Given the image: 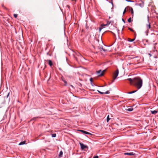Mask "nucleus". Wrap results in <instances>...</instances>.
Instances as JSON below:
<instances>
[{"mask_svg": "<svg viewBox=\"0 0 158 158\" xmlns=\"http://www.w3.org/2000/svg\"><path fill=\"white\" fill-rule=\"evenodd\" d=\"M133 85L138 89L141 88L143 85V80L140 77H136L134 78Z\"/></svg>", "mask_w": 158, "mask_h": 158, "instance_id": "f257e3e1", "label": "nucleus"}, {"mask_svg": "<svg viewBox=\"0 0 158 158\" xmlns=\"http://www.w3.org/2000/svg\"><path fill=\"white\" fill-rule=\"evenodd\" d=\"M151 112L152 114H155L158 112V111L156 110H151Z\"/></svg>", "mask_w": 158, "mask_h": 158, "instance_id": "f8f14e48", "label": "nucleus"}, {"mask_svg": "<svg viewBox=\"0 0 158 158\" xmlns=\"http://www.w3.org/2000/svg\"><path fill=\"white\" fill-rule=\"evenodd\" d=\"M63 82L64 83V85L65 86H66L67 84V81L65 80L64 81H63Z\"/></svg>", "mask_w": 158, "mask_h": 158, "instance_id": "c85d7f7f", "label": "nucleus"}, {"mask_svg": "<svg viewBox=\"0 0 158 158\" xmlns=\"http://www.w3.org/2000/svg\"><path fill=\"white\" fill-rule=\"evenodd\" d=\"M124 155H128L129 156H133L135 155V154L133 152H125L124 153Z\"/></svg>", "mask_w": 158, "mask_h": 158, "instance_id": "0eeeda50", "label": "nucleus"}, {"mask_svg": "<svg viewBox=\"0 0 158 158\" xmlns=\"http://www.w3.org/2000/svg\"><path fill=\"white\" fill-rule=\"evenodd\" d=\"M38 118V117H34L33 118V119L34 120H35L36 118Z\"/></svg>", "mask_w": 158, "mask_h": 158, "instance_id": "4c0bfd02", "label": "nucleus"}, {"mask_svg": "<svg viewBox=\"0 0 158 158\" xmlns=\"http://www.w3.org/2000/svg\"><path fill=\"white\" fill-rule=\"evenodd\" d=\"M110 18H110V16H109V19H110Z\"/></svg>", "mask_w": 158, "mask_h": 158, "instance_id": "c03bdc74", "label": "nucleus"}, {"mask_svg": "<svg viewBox=\"0 0 158 158\" xmlns=\"http://www.w3.org/2000/svg\"><path fill=\"white\" fill-rule=\"evenodd\" d=\"M122 20L124 23H125V20L123 18H122Z\"/></svg>", "mask_w": 158, "mask_h": 158, "instance_id": "58836bf2", "label": "nucleus"}, {"mask_svg": "<svg viewBox=\"0 0 158 158\" xmlns=\"http://www.w3.org/2000/svg\"><path fill=\"white\" fill-rule=\"evenodd\" d=\"M127 2H133L134 1H132L131 0H127Z\"/></svg>", "mask_w": 158, "mask_h": 158, "instance_id": "f704fd0d", "label": "nucleus"}, {"mask_svg": "<svg viewBox=\"0 0 158 158\" xmlns=\"http://www.w3.org/2000/svg\"><path fill=\"white\" fill-rule=\"evenodd\" d=\"M79 144L81 146V148L82 150H83L85 148L88 149V147L86 145H84L83 143H80Z\"/></svg>", "mask_w": 158, "mask_h": 158, "instance_id": "7ed1b4c3", "label": "nucleus"}, {"mask_svg": "<svg viewBox=\"0 0 158 158\" xmlns=\"http://www.w3.org/2000/svg\"><path fill=\"white\" fill-rule=\"evenodd\" d=\"M97 91L100 94H104V92H101L98 90H97Z\"/></svg>", "mask_w": 158, "mask_h": 158, "instance_id": "bb28decb", "label": "nucleus"}, {"mask_svg": "<svg viewBox=\"0 0 158 158\" xmlns=\"http://www.w3.org/2000/svg\"><path fill=\"white\" fill-rule=\"evenodd\" d=\"M14 17L16 18L18 16V15L17 14H14Z\"/></svg>", "mask_w": 158, "mask_h": 158, "instance_id": "473e14b6", "label": "nucleus"}, {"mask_svg": "<svg viewBox=\"0 0 158 158\" xmlns=\"http://www.w3.org/2000/svg\"><path fill=\"white\" fill-rule=\"evenodd\" d=\"M128 7L130 9V10L131 11V12L132 14V16H133V13H134V11L133 9L131 7H130L129 6Z\"/></svg>", "mask_w": 158, "mask_h": 158, "instance_id": "ddd939ff", "label": "nucleus"}, {"mask_svg": "<svg viewBox=\"0 0 158 158\" xmlns=\"http://www.w3.org/2000/svg\"><path fill=\"white\" fill-rule=\"evenodd\" d=\"M70 86H71V87H73V85H70Z\"/></svg>", "mask_w": 158, "mask_h": 158, "instance_id": "79ce46f5", "label": "nucleus"}, {"mask_svg": "<svg viewBox=\"0 0 158 158\" xmlns=\"http://www.w3.org/2000/svg\"><path fill=\"white\" fill-rule=\"evenodd\" d=\"M135 38L133 39H131L130 38H128L127 39V40L129 42H132L133 41L135 40Z\"/></svg>", "mask_w": 158, "mask_h": 158, "instance_id": "2eb2a0df", "label": "nucleus"}, {"mask_svg": "<svg viewBox=\"0 0 158 158\" xmlns=\"http://www.w3.org/2000/svg\"><path fill=\"white\" fill-rule=\"evenodd\" d=\"M112 9H113V7L112 6V8H111Z\"/></svg>", "mask_w": 158, "mask_h": 158, "instance_id": "49530a36", "label": "nucleus"}, {"mask_svg": "<svg viewBox=\"0 0 158 158\" xmlns=\"http://www.w3.org/2000/svg\"><path fill=\"white\" fill-rule=\"evenodd\" d=\"M111 23V21H107V23H106V24H102L101 25V27L104 26H108Z\"/></svg>", "mask_w": 158, "mask_h": 158, "instance_id": "1a4fd4ad", "label": "nucleus"}, {"mask_svg": "<svg viewBox=\"0 0 158 158\" xmlns=\"http://www.w3.org/2000/svg\"><path fill=\"white\" fill-rule=\"evenodd\" d=\"M127 21L129 23H131V18L130 17L128 19Z\"/></svg>", "mask_w": 158, "mask_h": 158, "instance_id": "b1692460", "label": "nucleus"}, {"mask_svg": "<svg viewBox=\"0 0 158 158\" xmlns=\"http://www.w3.org/2000/svg\"><path fill=\"white\" fill-rule=\"evenodd\" d=\"M9 94H10V92H9L7 94V95H6V98H8V97H9Z\"/></svg>", "mask_w": 158, "mask_h": 158, "instance_id": "c9c22d12", "label": "nucleus"}, {"mask_svg": "<svg viewBox=\"0 0 158 158\" xmlns=\"http://www.w3.org/2000/svg\"><path fill=\"white\" fill-rule=\"evenodd\" d=\"M133 110V108H130L127 109V110L128 111H131Z\"/></svg>", "mask_w": 158, "mask_h": 158, "instance_id": "6ab92c4d", "label": "nucleus"}, {"mask_svg": "<svg viewBox=\"0 0 158 158\" xmlns=\"http://www.w3.org/2000/svg\"><path fill=\"white\" fill-rule=\"evenodd\" d=\"M128 29L129 30H130L131 31H132V32H134V31L131 28H130V27H129L128 28Z\"/></svg>", "mask_w": 158, "mask_h": 158, "instance_id": "393cba45", "label": "nucleus"}, {"mask_svg": "<svg viewBox=\"0 0 158 158\" xmlns=\"http://www.w3.org/2000/svg\"><path fill=\"white\" fill-rule=\"evenodd\" d=\"M78 131L82 132V133H83V134H88V135H91V134L90 133H89L88 132L86 131H85L84 130H78Z\"/></svg>", "mask_w": 158, "mask_h": 158, "instance_id": "6e6552de", "label": "nucleus"}, {"mask_svg": "<svg viewBox=\"0 0 158 158\" xmlns=\"http://www.w3.org/2000/svg\"><path fill=\"white\" fill-rule=\"evenodd\" d=\"M119 73V70L118 69H117L114 72V80H114L116 79L117 77L118 76Z\"/></svg>", "mask_w": 158, "mask_h": 158, "instance_id": "39448f33", "label": "nucleus"}, {"mask_svg": "<svg viewBox=\"0 0 158 158\" xmlns=\"http://www.w3.org/2000/svg\"><path fill=\"white\" fill-rule=\"evenodd\" d=\"M59 69L60 70H61V69L60 68H59Z\"/></svg>", "mask_w": 158, "mask_h": 158, "instance_id": "a18cd8bd", "label": "nucleus"}, {"mask_svg": "<svg viewBox=\"0 0 158 158\" xmlns=\"http://www.w3.org/2000/svg\"><path fill=\"white\" fill-rule=\"evenodd\" d=\"M148 55L150 56H152V55L151 54H150V53H149Z\"/></svg>", "mask_w": 158, "mask_h": 158, "instance_id": "ea45409f", "label": "nucleus"}, {"mask_svg": "<svg viewBox=\"0 0 158 158\" xmlns=\"http://www.w3.org/2000/svg\"><path fill=\"white\" fill-rule=\"evenodd\" d=\"M149 16L148 15L147 16V21L148 23V24H147L146 25V27L148 30L149 29L151 28V25L150 23H149Z\"/></svg>", "mask_w": 158, "mask_h": 158, "instance_id": "20e7f679", "label": "nucleus"}, {"mask_svg": "<svg viewBox=\"0 0 158 158\" xmlns=\"http://www.w3.org/2000/svg\"><path fill=\"white\" fill-rule=\"evenodd\" d=\"M100 50L101 51H104V52H106L107 51L105 49H104L102 47L100 48Z\"/></svg>", "mask_w": 158, "mask_h": 158, "instance_id": "aec40b11", "label": "nucleus"}, {"mask_svg": "<svg viewBox=\"0 0 158 158\" xmlns=\"http://www.w3.org/2000/svg\"><path fill=\"white\" fill-rule=\"evenodd\" d=\"M131 83H132L133 85V84L134 83V78L131 79V78H128L127 79Z\"/></svg>", "mask_w": 158, "mask_h": 158, "instance_id": "9d476101", "label": "nucleus"}, {"mask_svg": "<svg viewBox=\"0 0 158 158\" xmlns=\"http://www.w3.org/2000/svg\"><path fill=\"white\" fill-rule=\"evenodd\" d=\"M89 81H90V84L93 86H94V84L93 83V78L91 77L89 79Z\"/></svg>", "mask_w": 158, "mask_h": 158, "instance_id": "4468645a", "label": "nucleus"}, {"mask_svg": "<svg viewBox=\"0 0 158 158\" xmlns=\"http://www.w3.org/2000/svg\"><path fill=\"white\" fill-rule=\"evenodd\" d=\"M137 91V90H134V91H132L128 92L127 93V94H133V93H135V92H136Z\"/></svg>", "mask_w": 158, "mask_h": 158, "instance_id": "a211bd4d", "label": "nucleus"}, {"mask_svg": "<svg viewBox=\"0 0 158 158\" xmlns=\"http://www.w3.org/2000/svg\"><path fill=\"white\" fill-rule=\"evenodd\" d=\"M140 1L141 2V3H136L135 4V6H138L141 7H143L144 6V3L143 1L141 0Z\"/></svg>", "mask_w": 158, "mask_h": 158, "instance_id": "423d86ee", "label": "nucleus"}, {"mask_svg": "<svg viewBox=\"0 0 158 158\" xmlns=\"http://www.w3.org/2000/svg\"><path fill=\"white\" fill-rule=\"evenodd\" d=\"M106 71V70H104L102 71L101 70L97 71V73L99 76H103L104 72Z\"/></svg>", "mask_w": 158, "mask_h": 158, "instance_id": "f03ea898", "label": "nucleus"}, {"mask_svg": "<svg viewBox=\"0 0 158 158\" xmlns=\"http://www.w3.org/2000/svg\"><path fill=\"white\" fill-rule=\"evenodd\" d=\"M85 28L86 29H88L89 27L87 25V23H86L85 24Z\"/></svg>", "mask_w": 158, "mask_h": 158, "instance_id": "c756f323", "label": "nucleus"}, {"mask_svg": "<svg viewBox=\"0 0 158 158\" xmlns=\"http://www.w3.org/2000/svg\"><path fill=\"white\" fill-rule=\"evenodd\" d=\"M56 136V134L54 133L52 134V137H55Z\"/></svg>", "mask_w": 158, "mask_h": 158, "instance_id": "5701e85b", "label": "nucleus"}, {"mask_svg": "<svg viewBox=\"0 0 158 158\" xmlns=\"http://www.w3.org/2000/svg\"><path fill=\"white\" fill-rule=\"evenodd\" d=\"M110 119V118L109 117V115H108L107 117V118H106L107 122H108Z\"/></svg>", "mask_w": 158, "mask_h": 158, "instance_id": "412c9836", "label": "nucleus"}, {"mask_svg": "<svg viewBox=\"0 0 158 158\" xmlns=\"http://www.w3.org/2000/svg\"><path fill=\"white\" fill-rule=\"evenodd\" d=\"M129 6H127V7L126 8H125L124 9V11H123V15L126 12V11H127V10H126V9Z\"/></svg>", "mask_w": 158, "mask_h": 158, "instance_id": "4be33fe9", "label": "nucleus"}, {"mask_svg": "<svg viewBox=\"0 0 158 158\" xmlns=\"http://www.w3.org/2000/svg\"><path fill=\"white\" fill-rule=\"evenodd\" d=\"M26 144V141H22V142H21L20 143H19V145H22L24 144Z\"/></svg>", "mask_w": 158, "mask_h": 158, "instance_id": "f3484780", "label": "nucleus"}, {"mask_svg": "<svg viewBox=\"0 0 158 158\" xmlns=\"http://www.w3.org/2000/svg\"><path fill=\"white\" fill-rule=\"evenodd\" d=\"M104 28V27H103V26H102V27L101 26V27L99 28V31H101L102 30V29L103 28Z\"/></svg>", "mask_w": 158, "mask_h": 158, "instance_id": "cd10ccee", "label": "nucleus"}, {"mask_svg": "<svg viewBox=\"0 0 158 158\" xmlns=\"http://www.w3.org/2000/svg\"><path fill=\"white\" fill-rule=\"evenodd\" d=\"M61 80L63 81H64V80H65V79H64V77L63 76H62L61 77Z\"/></svg>", "mask_w": 158, "mask_h": 158, "instance_id": "72a5a7b5", "label": "nucleus"}, {"mask_svg": "<svg viewBox=\"0 0 158 158\" xmlns=\"http://www.w3.org/2000/svg\"><path fill=\"white\" fill-rule=\"evenodd\" d=\"M111 1H109V2L110 3H111L113 6V7L114 6V4H113V0H111Z\"/></svg>", "mask_w": 158, "mask_h": 158, "instance_id": "a878e982", "label": "nucleus"}, {"mask_svg": "<svg viewBox=\"0 0 158 158\" xmlns=\"http://www.w3.org/2000/svg\"><path fill=\"white\" fill-rule=\"evenodd\" d=\"M46 54H47V55L49 56H51V54H49V52H48Z\"/></svg>", "mask_w": 158, "mask_h": 158, "instance_id": "2f4dec72", "label": "nucleus"}, {"mask_svg": "<svg viewBox=\"0 0 158 158\" xmlns=\"http://www.w3.org/2000/svg\"><path fill=\"white\" fill-rule=\"evenodd\" d=\"M80 85H81H81H81V84L80 83Z\"/></svg>", "mask_w": 158, "mask_h": 158, "instance_id": "37998d69", "label": "nucleus"}, {"mask_svg": "<svg viewBox=\"0 0 158 158\" xmlns=\"http://www.w3.org/2000/svg\"><path fill=\"white\" fill-rule=\"evenodd\" d=\"M63 154V153L62 151H60V152L59 154V158H60V157H62V156Z\"/></svg>", "mask_w": 158, "mask_h": 158, "instance_id": "dca6fc26", "label": "nucleus"}, {"mask_svg": "<svg viewBox=\"0 0 158 158\" xmlns=\"http://www.w3.org/2000/svg\"><path fill=\"white\" fill-rule=\"evenodd\" d=\"M47 61H48V64L50 65V66H51L53 64H52V61L51 60H47Z\"/></svg>", "mask_w": 158, "mask_h": 158, "instance_id": "9b49d317", "label": "nucleus"}, {"mask_svg": "<svg viewBox=\"0 0 158 158\" xmlns=\"http://www.w3.org/2000/svg\"><path fill=\"white\" fill-rule=\"evenodd\" d=\"M104 94H110V92L109 91L107 90L105 92H104Z\"/></svg>", "mask_w": 158, "mask_h": 158, "instance_id": "7c9ffc66", "label": "nucleus"}, {"mask_svg": "<svg viewBox=\"0 0 158 158\" xmlns=\"http://www.w3.org/2000/svg\"><path fill=\"white\" fill-rule=\"evenodd\" d=\"M2 7H5L4 6V5L3 4H2Z\"/></svg>", "mask_w": 158, "mask_h": 158, "instance_id": "a19ab883", "label": "nucleus"}, {"mask_svg": "<svg viewBox=\"0 0 158 158\" xmlns=\"http://www.w3.org/2000/svg\"><path fill=\"white\" fill-rule=\"evenodd\" d=\"M93 158H98V156H94Z\"/></svg>", "mask_w": 158, "mask_h": 158, "instance_id": "e433bc0d", "label": "nucleus"}]
</instances>
